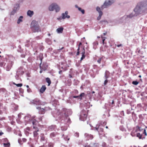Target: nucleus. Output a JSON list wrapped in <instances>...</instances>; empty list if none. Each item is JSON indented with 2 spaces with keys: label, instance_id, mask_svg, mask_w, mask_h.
<instances>
[{
  "label": "nucleus",
  "instance_id": "ea45409f",
  "mask_svg": "<svg viewBox=\"0 0 147 147\" xmlns=\"http://www.w3.org/2000/svg\"><path fill=\"white\" fill-rule=\"evenodd\" d=\"M79 53H80V52L79 51H78L77 53V54H76L77 55H79Z\"/></svg>",
  "mask_w": 147,
  "mask_h": 147
},
{
  "label": "nucleus",
  "instance_id": "338daca9",
  "mask_svg": "<svg viewBox=\"0 0 147 147\" xmlns=\"http://www.w3.org/2000/svg\"><path fill=\"white\" fill-rule=\"evenodd\" d=\"M1 53V52L0 51V53Z\"/></svg>",
  "mask_w": 147,
  "mask_h": 147
},
{
  "label": "nucleus",
  "instance_id": "1a4fd4ad",
  "mask_svg": "<svg viewBox=\"0 0 147 147\" xmlns=\"http://www.w3.org/2000/svg\"><path fill=\"white\" fill-rule=\"evenodd\" d=\"M75 7L78 10L80 11L82 14H84L85 13V10L84 9H82L81 7H80L78 6L77 5H75Z\"/></svg>",
  "mask_w": 147,
  "mask_h": 147
},
{
  "label": "nucleus",
  "instance_id": "7c9ffc66",
  "mask_svg": "<svg viewBox=\"0 0 147 147\" xmlns=\"http://www.w3.org/2000/svg\"><path fill=\"white\" fill-rule=\"evenodd\" d=\"M100 61H101V58L100 59H99L98 61H97V62L99 63H100Z\"/></svg>",
  "mask_w": 147,
  "mask_h": 147
},
{
  "label": "nucleus",
  "instance_id": "c9c22d12",
  "mask_svg": "<svg viewBox=\"0 0 147 147\" xmlns=\"http://www.w3.org/2000/svg\"><path fill=\"white\" fill-rule=\"evenodd\" d=\"M144 133L145 134V135L146 136L147 135V134H146V129H144Z\"/></svg>",
  "mask_w": 147,
  "mask_h": 147
},
{
  "label": "nucleus",
  "instance_id": "2eb2a0df",
  "mask_svg": "<svg viewBox=\"0 0 147 147\" xmlns=\"http://www.w3.org/2000/svg\"><path fill=\"white\" fill-rule=\"evenodd\" d=\"M46 89V87L45 86H42L40 90V92L43 93Z\"/></svg>",
  "mask_w": 147,
  "mask_h": 147
},
{
  "label": "nucleus",
  "instance_id": "e433bc0d",
  "mask_svg": "<svg viewBox=\"0 0 147 147\" xmlns=\"http://www.w3.org/2000/svg\"><path fill=\"white\" fill-rule=\"evenodd\" d=\"M105 38H104V39H103V40H102V43L103 44H104V41L105 40Z\"/></svg>",
  "mask_w": 147,
  "mask_h": 147
},
{
  "label": "nucleus",
  "instance_id": "4d7b16f0",
  "mask_svg": "<svg viewBox=\"0 0 147 147\" xmlns=\"http://www.w3.org/2000/svg\"><path fill=\"white\" fill-rule=\"evenodd\" d=\"M106 128H108V127L107 126H106Z\"/></svg>",
  "mask_w": 147,
  "mask_h": 147
},
{
  "label": "nucleus",
  "instance_id": "412c9836",
  "mask_svg": "<svg viewBox=\"0 0 147 147\" xmlns=\"http://www.w3.org/2000/svg\"><path fill=\"white\" fill-rule=\"evenodd\" d=\"M105 78L106 79V80H105V81L104 82V85H105L108 82V81H107V78H108V77H107L106 76V74H105Z\"/></svg>",
  "mask_w": 147,
  "mask_h": 147
},
{
  "label": "nucleus",
  "instance_id": "7ed1b4c3",
  "mask_svg": "<svg viewBox=\"0 0 147 147\" xmlns=\"http://www.w3.org/2000/svg\"><path fill=\"white\" fill-rule=\"evenodd\" d=\"M116 1V0H105L103 4L101 5V8L103 9L110 6Z\"/></svg>",
  "mask_w": 147,
  "mask_h": 147
},
{
  "label": "nucleus",
  "instance_id": "c756f323",
  "mask_svg": "<svg viewBox=\"0 0 147 147\" xmlns=\"http://www.w3.org/2000/svg\"><path fill=\"white\" fill-rule=\"evenodd\" d=\"M32 123L33 125H34L35 124V120H32Z\"/></svg>",
  "mask_w": 147,
  "mask_h": 147
},
{
  "label": "nucleus",
  "instance_id": "5fc2aeb1",
  "mask_svg": "<svg viewBox=\"0 0 147 147\" xmlns=\"http://www.w3.org/2000/svg\"><path fill=\"white\" fill-rule=\"evenodd\" d=\"M95 93V92L94 91H93L92 92V93Z\"/></svg>",
  "mask_w": 147,
  "mask_h": 147
},
{
  "label": "nucleus",
  "instance_id": "4c0bfd02",
  "mask_svg": "<svg viewBox=\"0 0 147 147\" xmlns=\"http://www.w3.org/2000/svg\"><path fill=\"white\" fill-rule=\"evenodd\" d=\"M62 19V17H59V18H57V19L58 20H61Z\"/></svg>",
  "mask_w": 147,
  "mask_h": 147
},
{
  "label": "nucleus",
  "instance_id": "864d4df0",
  "mask_svg": "<svg viewBox=\"0 0 147 147\" xmlns=\"http://www.w3.org/2000/svg\"><path fill=\"white\" fill-rule=\"evenodd\" d=\"M140 78L141 77V75H140L139 76Z\"/></svg>",
  "mask_w": 147,
  "mask_h": 147
},
{
  "label": "nucleus",
  "instance_id": "603ef678",
  "mask_svg": "<svg viewBox=\"0 0 147 147\" xmlns=\"http://www.w3.org/2000/svg\"><path fill=\"white\" fill-rule=\"evenodd\" d=\"M42 71H40V73H42Z\"/></svg>",
  "mask_w": 147,
  "mask_h": 147
},
{
  "label": "nucleus",
  "instance_id": "9b49d317",
  "mask_svg": "<svg viewBox=\"0 0 147 147\" xmlns=\"http://www.w3.org/2000/svg\"><path fill=\"white\" fill-rule=\"evenodd\" d=\"M23 17L22 16H21L19 17L17 22V23L18 24H20L21 22H23Z\"/></svg>",
  "mask_w": 147,
  "mask_h": 147
},
{
  "label": "nucleus",
  "instance_id": "9d476101",
  "mask_svg": "<svg viewBox=\"0 0 147 147\" xmlns=\"http://www.w3.org/2000/svg\"><path fill=\"white\" fill-rule=\"evenodd\" d=\"M96 9L97 11L98 12L99 14H103V13L102 11V9L101 8V7L99 6H97L96 8Z\"/></svg>",
  "mask_w": 147,
  "mask_h": 147
},
{
  "label": "nucleus",
  "instance_id": "79ce46f5",
  "mask_svg": "<svg viewBox=\"0 0 147 147\" xmlns=\"http://www.w3.org/2000/svg\"><path fill=\"white\" fill-rule=\"evenodd\" d=\"M61 72H62V71H61V70H60V71H59V74H61Z\"/></svg>",
  "mask_w": 147,
  "mask_h": 147
},
{
  "label": "nucleus",
  "instance_id": "a19ab883",
  "mask_svg": "<svg viewBox=\"0 0 147 147\" xmlns=\"http://www.w3.org/2000/svg\"><path fill=\"white\" fill-rule=\"evenodd\" d=\"M77 50H78V51H79V50H80V47H79V46H78V48L77 49Z\"/></svg>",
  "mask_w": 147,
  "mask_h": 147
},
{
  "label": "nucleus",
  "instance_id": "c03bdc74",
  "mask_svg": "<svg viewBox=\"0 0 147 147\" xmlns=\"http://www.w3.org/2000/svg\"><path fill=\"white\" fill-rule=\"evenodd\" d=\"M26 87L28 88H29V86L28 85L26 86Z\"/></svg>",
  "mask_w": 147,
  "mask_h": 147
},
{
  "label": "nucleus",
  "instance_id": "aec40b11",
  "mask_svg": "<svg viewBox=\"0 0 147 147\" xmlns=\"http://www.w3.org/2000/svg\"><path fill=\"white\" fill-rule=\"evenodd\" d=\"M128 15L130 17V18H132L133 17H134V16H135V13L134 14L133 12H132V13H130V14H129Z\"/></svg>",
  "mask_w": 147,
  "mask_h": 147
},
{
  "label": "nucleus",
  "instance_id": "58836bf2",
  "mask_svg": "<svg viewBox=\"0 0 147 147\" xmlns=\"http://www.w3.org/2000/svg\"><path fill=\"white\" fill-rule=\"evenodd\" d=\"M22 140L24 142H25L26 141V139H25V138H23L22 139Z\"/></svg>",
  "mask_w": 147,
  "mask_h": 147
},
{
  "label": "nucleus",
  "instance_id": "2f4dec72",
  "mask_svg": "<svg viewBox=\"0 0 147 147\" xmlns=\"http://www.w3.org/2000/svg\"><path fill=\"white\" fill-rule=\"evenodd\" d=\"M79 96H73V97L74 98H79Z\"/></svg>",
  "mask_w": 147,
  "mask_h": 147
},
{
  "label": "nucleus",
  "instance_id": "72a5a7b5",
  "mask_svg": "<svg viewBox=\"0 0 147 147\" xmlns=\"http://www.w3.org/2000/svg\"><path fill=\"white\" fill-rule=\"evenodd\" d=\"M103 22H105L106 24H107L109 22L107 21V20H105L103 21Z\"/></svg>",
  "mask_w": 147,
  "mask_h": 147
},
{
  "label": "nucleus",
  "instance_id": "bf43d9fd",
  "mask_svg": "<svg viewBox=\"0 0 147 147\" xmlns=\"http://www.w3.org/2000/svg\"><path fill=\"white\" fill-rule=\"evenodd\" d=\"M96 44H97V45H98V42H97V43H96Z\"/></svg>",
  "mask_w": 147,
  "mask_h": 147
},
{
  "label": "nucleus",
  "instance_id": "f03ea898",
  "mask_svg": "<svg viewBox=\"0 0 147 147\" xmlns=\"http://www.w3.org/2000/svg\"><path fill=\"white\" fill-rule=\"evenodd\" d=\"M60 7L55 3H53L50 4L48 7V9L50 11L55 10L56 12H59L60 10Z\"/></svg>",
  "mask_w": 147,
  "mask_h": 147
},
{
  "label": "nucleus",
  "instance_id": "69168bd1",
  "mask_svg": "<svg viewBox=\"0 0 147 147\" xmlns=\"http://www.w3.org/2000/svg\"><path fill=\"white\" fill-rule=\"evenodd\" d=\"M63 48V47L61 49H62Z\"/></svg>",
  "mask_w": 147,
  "mask_h": 147
},
{
  "label": "nucleus",
  "instance_id": "f704fd0d",
  "mask_svg": "<svg viewBox=\"0 0 147 147\" xmlns=\"http://www.w3.org/2000/svg\"><path fill=\"white\" fill-rule=\"evenodd\" d=\"M138 128L139 130L140 131L142 130V129L141 128V127H139L138 126L137 127Z\"/></svg>",
  "mask_w": 147,
  "mask_h": 147
},
{
  "label": "nucleus",
  "instance_id": "cd10ccee",
  "mask_svg": "<svg viewBox=\"0 0 147 147\" xmlns=\"http://www.w3.org/2000/svg\"><path fill=\"white\" fill-rule=\"evenodd\" d=\"M3 145L5 147H6L7 146H10V144L9 143H8L7 144L4 143Z\"/></svg>",
  "mask_w": 147,
  "mask_h": 147
},
{
  "label": "nucleus",
  "instance_id": "09e8293b",
  "mask_svg": "<svg viewBox=\"0 0 147 147\" xmlns=\"http://www.w3.org/2000/svg\"><path fill=\"white\" fill-rule=\"evenodd\" d=\"M121 46V45H119L117 46V47H119L120 46Z\"/></svg>",
  "mask_w": 147,
  "mask_h": 147
},
{
  "label": "nucleus",
  "instance_id": "f257e3e1",
  "mask_svg": "<svg viewBox=\"0 0 147 147\" xmlns=\"http://www.w3.org/2000/svg\"><path fill=\"white\" fill-rule=\"evenodd\" d=\"M144 3L142 2H139L134 9V11L136 15L142 14L145 12L143 9Z\"/></svg>",
  "mask_w": 147,
  "mask_h": 147
},
{
  "label": "nucleus",
  "instance_id": "5701e85b",
  "mask_svg": "<svg viewBox=\"0 0 147 147\" xmlns=\"http://www.w3.org/2000/svg\"><path fill=\"white\" fill-rule=\"evenodd\" d=\"M102 14H99V16L97 18V20H100Z\"/></svg>",
  "mask_w": 147,
  "mask_h": 147
},
{
  "label": "nucleus",
  "instance_id": "3c124183",
  "mask_svg": "<svg viewBox=\"0 0 147 147\" xmlns=\"http://www.w3.org/2000/svg\"><path fill=\"white\" fill-rule=\"evenodd\" d=\"M101 38H102V39H104V38H103V37L102 36H101Z\"/></svg>",
  "mask_w": 147,
  "mask_h": 147
},
{
  "label": "nucleus",
  "instance_id": "052dcab7",
  "mask_svg": "<svg viewBox=\"0 0 147 147\" xmlns=\"http://www.w3.org/2000/svg\"><path fill=\"white\" fill-rule=\"evenodd\" d=\"M97 38H100V37H99V36H98V37H97Z\"/></svg>",
  "mask_w": 147,
  "mask_h": 147
},
{
  "label": "nucleus",
  "instance_id": "f8f14e48",
  "mask_svg": "<svg viewBox=\"0 0 147 147\" xmlns=\"http://www.w3.org/2000/svg\"><path fill=\"white\" fill-rule=\"evenodd\" d=\"M63 28L62 27L59 28L56 30V31L58 33H61L63 32Z\"/></svg>",
  "mask_w": 147,
  "mask_h": 147
},
{
  "label": "nucleus",
  "instance_id": "bb28decb",
  "mask_svg": "<svg viewBox=\"0 0 147 147\" xmlns=\"http://www.w3.org/2000/svg\"><path fill=\"white\" fill-rule=\"evenodd\" d=\"M132 84H133L134 85H137L139 83L138 82L136 81H133L132 83Z\"/></svg>",
  "mask_w": 147,
  "mask_h": 147
},
{
  "label": "nucleus",
  "instance_id": "8fccbe9b",
  "mask_svg": "<svg viewBox=\"0 0 147 147\" xmlns=\"http://www.w3.org/2000/svg\"><path fill=\"white\" fill-rule=\"evenodd\" d=\"M114 103V101L113 100H112V104H113Z\"/></svg>",
  "mask_w": 147,
  "mask_h": 147
},
{
  "label": "nucleus",
  "instance_id": "39448f33",
  "mask_svg": "<svg viewBox=\"0 0 147 147\" xmlns=\"http://www.w3.org/2000/svg\"><path fill=\"white\" fill-rule=\"evenodd\" d=\"M131 18L128 15H125L121 18L120 19L121 21V22H125L128 20L129 19Z\"/></svg>",
  "mask_w": 147,
  "mask_h": 147
},
{
  "label": "nucleus",
  "instance_id": "423d86ee",
  "mask_svg": "<svg viewBox=\"0 0 147 147\" xmlns=\"http://www.w3.org/2000/svg\"><path fill=\"white\" fill-rule=\"evenodd\" d=\"M131 18L128 15H125L121 18L120 19L121 21V22H125L128 20L129 19Z\"/></svg>",
  "mask_w": 147,
  "mask_h": 147
},
{
  "label": "nucleus",
  "instance_id": "de8ad7c7",
  "mask_svg": "<svg viewBox=\"0 0 147 147\" xmlns=\"http://www.w3.org/2000/svg\"><path fill=\"white\" fill-rule=\"evenodd\" d=\"M48 36H49L51 35V34L50 33H49L48 34Z\"/></svg>",
  "mask_w": 147,
  "mask_h": 147
},
{
  "label": "nucleus",
  "instance_id": "6e6552de",
  "mask_svg": "<svg viewBox=\"0 0 147 147\" xmlns=\"http://www.w3.org/2000/svg\"><path fill=\"white\" fill-rule=\"evenodd\" d=\"M16 6V7H15L13 10L11 12V15H14L19 9V6L17 5Z\"/></svg>",
  "mask_w": 147,
  "mask_h": 147
},
{
  "label": "nucleus",
  "instance_id": "6ab92c4d",
  "mask_svg": "<svg viewBox=\"0 0 147 147\" xmlns=\"http://www.w3.org/2000/svg\"><path fill=\"white\" fill-rule=\"evenodd\" d=\"M46 81L48 83V86H49L51 83V81L49 78H46Z\"/></svg>",
  "mask_w": 147,
  "mask_h": 147
},
{
  "label": "nucleus",
  "instance_id": "b1692460",
  "mask_svg": "<svg viewBox=\"0 0 147 147\" xmlns=\"http://www.w3.org/2000/svg\"><path fill=\"white\" fill-rule=\"evenodd\" d=\"M40 103V101H34V104H35L36 105H39Z\"/></svg>",
  "mask_w": 147,
  "mask_h": 147
},
{
  "label": "nucleus",
  "instance_id": "393cba45",
  "mask_svg": "<svg viewBox=\"0 0 147 147\" xmlns=\"http://www.w3.org/2000/svg\"><path fill=\"white\" fill-rule=\"evenodd\" d=\"M137 136L140 139H141L142 137L141 135L139 133H138L137 134Z\"/></svg>",
  "mask_w": 147,
  "mask_h": 147
},
{
  "label": "nucleus",
  "instance_id": "0eeeda50",
  "mask_svg": "<svg viewBox=\"0 0 147 147\" xmlns=\"http://www.w3.org/2000/svg\"><path fill=\"white\" fill-rule=\"evenodd\" d=\"M68 12L67 11H65L64 13L62 14V19H64L66 18L69 19L70 18V16L68 15Z\"/></svg>",
  "mask_w": 147,
  "mask_h": 147
},
{
  "label": "nucleus",
  "instance_id": "6e6d98bb",
  "mask_svg": "<svg viewBox=\"0 0 147 147\" xmlns=\"http://www.w3.org/2000/svg\"><path fill=\"white\" fill-rule=\"evenodd\" d=\"M84 115L85 116H85L86 115H85V114H84Z\"/></svg>",
  "mask_w": 147,
  "mask_h": 147
},
{
  "label": "nucleus",
  "instance_id": "e2e57ef3",
  "mask_svg": "<svg viewBox=\"0 0 147 147\" xmlns=\"http://www.w3.org/2000/svg\"><path fill=\"white\" fill-rule=\"evenodd\" d=\"M70 78L71 77V76L70 75Z\"/></svg>",
  "mask_w": 147,
  "mask_h": 147
},
{
  "label": "nucleus",
  "instance_id": "4468645a",
  "mask_svg": "<svg viewBox=\"0 0 147 147\" xmlns=\"http://www.w3.org/2000/svg\"><path fill=\"white\" fill-rule=\"evenodd\" d=\"M82 57L81 58L80 60L82 61L83 59L85 58V49L84 48L83 49V51L82 52Z\"/></svg>",
  "mask_w": 147,
  "mask_h": 147
},
{
  "label": "nucleus",
  "instance_id": "a878e982",
  "mask_svg": "<svg viewBox=\"0 0 147 147\" xmlns=\"http://www.w3.org/2000/svg\"><path fill=\"white\" fill-rule=\"evenodd\" d=\"M13 84L16 85L17 87H21L22 85V84H16L14 83Z\"/></svg>",
  "mask_w": 147,
  "mask_h": 147
},
{
  "label": "nucleus",
  "instance_id": "680f3d73",
  "mask_svg": "<svg viewBox=\"0 0 147 147\" xmlns=\"http://www.w3.org/2000/svg\"><path fill=\"white\" fill-rule=\"evenodd\" d=\"M0 65H2L1 63L0 64Z\"/></svg>",
  "mask_w": 147,
  "mask_h": 147
},
{
  "label": "nucleus",
  "instance_id": "f3484780",
  "mask_svg": "<svg viewBox=\"0 0 147 147\" xmlns=\"http://www.w3.org/2000/svg\"><path fill=\"white\" fill-rule=\"evenodd\" d=\"M36 108L38 109H39V112H41V114L43 113L44 111L46 110V109H44L43 108H41L40 107H37Z\"/></svg>",
  "mask_w": 147,
  "mask_h": 147
},
{
  "label": "nucleus",
  "instance_id": "774afa93",
  "mask_svg": "<svg viewBox=\"0 0 147 147\" xmlns=\"http://www.w3.org/2000/svg\"><path fill=\"white\" fill-rule=\"evenodd\" d=\"M1 57V56L0 55V57Z\"/></svg>",
  "mask_w": 147,
  "mask_h": 147
},
{
  "label": "nucleus",
  "instance_id": "13d9d810",
  "mask_svg": "<svg viewBox=\"0 0 147 147\" xmlns=\"http://www.w3.org/2000/svg\"><path fill=\"white\" fill-rule=\"evenodd\" d=\"M96 44H97V45H98V42H97V43H96Z\"/></svg>",
  "mask_w": 147,
  "mask_h": 147
},
{
  "label": "nucleus",
  "instance_id": "a18cd8bd",
  "mask_svg": "<svg viewBox=\"0 0 147 147\" xmlns=\"http://www.w3.org/2000/svg\"><path fill=\"white\" fill-rule=\"evenodd\" d=\"M106 34H107V32L104 33L103 34V35H106Z\"/></svg>",
  "mask_w": 147,
  "mask_h": 147
},
{
  "label": "nucleus",
  "instance_id": "37998d69",
  "mask_svg": "<svg viewBox=\"0 0 147 147\" xmlns=\"http://www.w3.org/2000/svg\"><path fill=\"white\" fill-rule=\"evenodd\" d=\"M3 134V133H2V132L0 133V136L2 135Z\"/></svg>",
  "mask_w": 147,
  "mask_h": 147
},
{
  "label": "nucleus",
  "instance_id": "c85d7f7f",
  "mask_svg": "<svg viewBox=\"0 0 147 147\" xmlns=\"http://www.w3.org/2000/svg\"><path fill=\"white\" fill-rule=\"evenodd\" d=\"M27 91L28 92H31V89L29 88H28L27 89Z\"/></svg>",
  "mask_w": 147,
  "mask_h": 147
},
{
  "label": "nucleus",
  "instance_id": "0e129e2a",
  "mask_svg": "<svg viewBox=\"0 0 147 147\" xmlns=\"http://www.w3.org/2000/svg\"><path fill=\"white\" fill-rule=\"evenodd\" d=\"M83 38H84V39H85V38L84 37Z\"/></svg>",
  "mask_w": 147,
  "mask_h": 147
},
{
  "label": "nucleus",
  "instance_id": "20e7f679",
  "mask_svg": "<svg viewBox=\"0 0 147 147\" xmlns=\"http://www.w3.org/2000/svg\"><path fill=\"white\" fill-rule=\"evenodd\" d=\"M31 26L32 29L34 32H38L40 30L37 23L34 21L32 22Z\"/></svg>",
  "mask_w": 147,
  "mask_h": 147
},
{
  "label": "nucleus",
  "instance_id": "a211bd4d",
  "mask_svg": "<svg viewBox=\"0 0 147 147\" xmlns=\"http://www.w3.org/2000/svg\"><path fill=\"white\" fill-rule=\"evenodd\" d=\"M38 131V130L37 129H36V131H34V137L37 136L38 134L37 133V131Z\"/></svg>",
  "mask_w": 147,
  "mask_h": 147
},
{
  "label": "nucleus",
  "instance_id": "dca6fc26",
  "mask_svg": "<svg viewBox=\"0 0 147 147\" xmlns=\"http://www.w3.org/2000/svg\"><path fill=\"white\" fill-rule=\"evenodd\" d=\"M140 2H142L144 3V8H145L146 9H147V0L144 1H142Z\"/></svg>",
  "mask_w": 147,
  "mask_h": 147
},
{
  "label": "nucleus",
  "instance_id": "4be33fe9",
  "mask_svg": "<svg viewBox=\"0 0 147 147\" xmlns=\"http://www.w3.org/2000/svg\"><path fill=\"white\" fill-rule=\"evenodd\" d=\"M84 95L85 94L84 93H81L80 94V96H79V98L80 99H81L82 98V96H84Z\"/></svg>",
  "mask_w": 147,
  "mask_h": 147
},
{
  "label": "nucleus",
  "instance_id": "473e14b6",
  "mask_svg": "<svg viewBox=\"0 0 147 147\" xmlns=\"http://www.w3.org/2000/svg\"><path fill=\"white\" fill-rule=\"evenodd\" d=\"M85 119V118L83 119L82 118V117H80V119L81 121H84Z\"/></svg>",
  "mask_w": 147,
  "mask_h": 147
},
{
  "label": "nucleus",
  "instance_id": "49530a36",
  "mask_svg": "<svg viewBox=\"0 0 147 147\" xmlns=\"http://www.w3.org/2000/svg\"><path fill=\"white\" fill-rule=\"evenodd\" d=\"M82 43H81V42H80V43H79V46H80V45H82Z\"/></svg>",
  "mask_w": 147,
  "mask_h": 147
},
{
  "label": "nucleus",
  "instance_id": "ddd939ff",
  "mask_svg": "<svg viewBox=\"0 0 147 147\" xmlns=\"http://www.w3.org/2000/svg\"><path fill=\"white\" fill-rule=\"evenodd\" d=\"M34 14V12L33 11L29 10L27 12V15L31 17Z\"/></svg>",
  "mask_w": 147,
  "mask_h": 147
}]
</instances>
